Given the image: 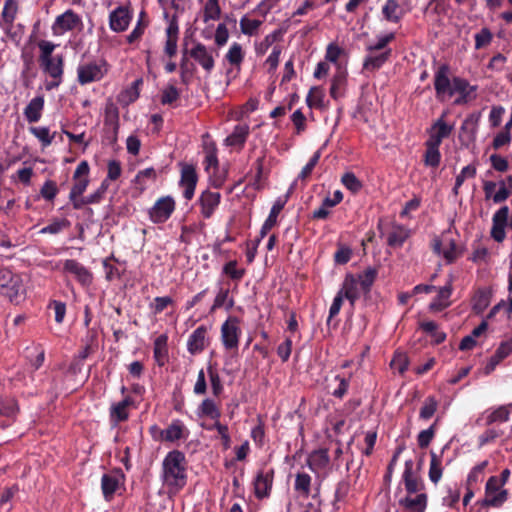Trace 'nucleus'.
I'll list each match as a JSON object with an SVG mask.
<instances>
[{
	"instance_id": "nucleus-1",
	"label": "nucleus",
	"mask_w": 512,
	"mask_h": 512,
	"mask_svg": "<svg viewBox=\"0 0 512 512\" xmlns=\"http://www.w3.org/2000/svg\"><path fill=\"white\" fill-rule=\"evenodd\" d=\"M186 458L183 452L172 450L162 462L161 479L168 494L179 493L187 483Z\"/></svg>"
},
{
	"instance_id": "nucleus-2",
	"label": "nucleus",
	"mask_w": 512,
	"mask_h": 512,
	"mask_svg": "<svg viewBox=\"0 0 512 512\" xmlns=\"http://www.w3.org/2000/svg\"><path fill=\"white\" fill-rule=\"evenodd\" d=\"M109 71V64L102 58L82 60L76 67V81L80 86H87L102 81Z\"/></svg>"
},
{
	"instance_id": "nucleus-3",
	"label": "nucleus",
	"mask_w": 512,
	"mask_h": 512,
	"mask_svg": "<svg viewBox=\"0 0 512 512\" xmlns=\"http://www.w3.org/2000/svg\"><path fill=\"white\" fill-rule=\"evenodd\" d=\"M0 294L19 303L25 294L22 277L7 268L0 269Z\"/></svg>"
},
{
	"instance_id": "nucleus-4",
	"label": "nucleus",
	"mask_w": 512,
	"mask_h": 512,
	"mask_svg": "<svg viewBox=\"0 0 512 512\" xmlns=\"http://www.w3.org/2000/svg\"><path fill=\"white\" fill-rule=\"evenodd\" d=\"M422 461L419 462V465H421ZM419 469L414 468V461L412 459L406 460L404 464V471L402 474V481L405 486L406 492L411 494L416 493H424L423 490L425 489V484L419 475Z\"/></svg>"
},
{
	"instance_id": "nucleus-5",
	"label": "nucleus",
	"mask_w": 512,
	"mask_h": 512,
	"mask_svg": "<svg viewBox=\"0 0 512 512\" xmlns=\"http://www.w3.org/2000/svg\"><path fill=\"white\" fill-rule=\"evenodd\" d=\"M239 322L237 317L230 316L221 326V341L226 350L238 349L239 339L242 333Z\"/></svg>"
},
{
	"instance_id": "nucleus-6",
	"label": "nucleus",
	"mask_w": 512,
	"mask_h": 512,
	"mask_svg": "<svg viewBox=\"0 0 512 512\" xmlns=\"http://www.w3.org/2000/svg\"><path fill=\"white\" fill-rule=\"evenodd\" d=\"M176 209V202L172 196H162L156 200L149 210L150 220L155 224L165 223Z\"/></svg>"
},
{
	"instance_id": "nucleus-7",
	"label": "nucleus",
	"mask_w": 512,
	"mask_h": 512,
	"mask_svg": "<svg viewBox=\"0 0 512 512\" xmlns=\"http://www.w3.org/2000/svg\"><path fill=\"white\" fill-rule=\"evenodd\" d=\"M180 180L179 186L183 189V197L190 201L195 194L196 186L198 183V173L194 164L179 163Z\"/></svg>"
},
{
	"instance_id": "nucleus-8",
	"label": "nucleus",
	"mask_w": 512,
	"mask_h": 512,
	"mask_svg": "<svg viewBox=\"0 0 512 512\" xmlns=\"http://www.w3.org/2000/svg\"><path fill=\"white\" fill-rule=\"evenodd\" d=\"M508 499V491L497 482V476H491L486 482L484 504L500 507Z\"/></svg>"
},
{
	"instance_id": "nucleus-9",
	"label": "nucleus",
	"mask_w": 512,
	"mask_h": 512,
	"mask_svg": "<svg viewBox=\"0 0 512 512\" xmlns=\"http://www.w3.org/2000/svg\"><path fill=\"white\" fill-rule=\"evenodd\" d=\"M274 469L273 468H262L257 472L254 479V494L257 499H264L270 496L273 480H274Z\"/></svg>"
},
{
	"instance_id": "nucleus-10",
	"label": "nucleus",
	"mask_w": 512,
	"mask_h": 512,
	"mask_svg": "<svg viewBox=\"0 0 512 512\" xmlns=\"http://www.w3.org/2000/svg\"><path fill=\"white\" fill-rule=\"evenodd\" d=\"M212 51L213 49L207 48L203 43L195 42L187 54L209 74L215 67Z\"/></svg>"
},
{
	"instance_id": "nucleus-11",
	"label": "nucleus",
	"mask_w": 512,
	"mask_h": 512,
	"mask_svg": "<svg viewBox=\"0 0 512 512\" xmlns=\"http://www.w3.org/2000/svg\"><path fill=\"white\" fill-rule=\"evenodd\" d=\"M479 117L471 114L462 122L459 131V142L462 147L470 148L476 141Z\"/></svg>"
},
{
	"instance_id": "nucleus-12",
	"label": "nucleus",
	"mask_w": 512,
	"mask_h": 512,
	"mask_svg": "<svg viewBox=\"0 0 512 512\" xmlns=\"http://www.w3.org/2000/svg\"><path fill=\"white\" fill-rule=\"evenodd\" d=\"M509 207L504 205L500 207L492 217L491 237L494 241L501 243L505 240V228L508 225Z\"/></svg>"
},
{
	"instance_id": "nucleus-13",
	"label": "nucleus",
	"mask_w": 512,
	"mask_h": 512,
	"mask_svg": "<svg viewBox=\"0 0 512 512\" xmlns=\"http://www.w3.org/2000/svg\"><path fill=\"white\" fill-rule=\"evenodd\" d=\"M450 67L448 64H441L434 74V89L437 99H442L452 90V80L449 78Z\"/></svg>"
},
{
	"instance_id": "nucleus-14",
	"label": "nucleus",
	"mask_w": 512,
	"mask_h": 512,
	"mask_svg": "<svg viewBox=\"0 0 512 512\" xmlns=\"http://www.w3.org/2000/svg\"><path fill=\"white\" fill-rule=\"evenodd\" d=\"M198 203L202 217L210 219L221 203V194L206 189L200 194Z\"/></svg>"
},
{
	"instance_id": "nucleus-15",
	"label": "nucleus",
	"mask_w": 512,
	"mask_h": 512,
	"mask_svg": "<svg viewBox=\"0 0 512 512\" xmlns=\"http://www.w3.org/2000/svg\"><path fill=\"white\" fill-rule=\"evenodd\" d=\"M81 24L80 17L71 9L56 17L52 31L54 35H62L67 31L75 29Z\"/></svg>"
},
{
	"instance_id": "nucleus-16",
	"label": "nucleus",
	"mask_w": 512,
	"mask_h": 512,
	"mask_svg": "<svg viewBox=\"0 0 512 512\" xmlns=\"http://www.w3.org/2000/svg\"><path fill=\"white\" fill-rule=\"evenodd\" d=\"M477 90V86L470 85L468 80L461 77H453L452 79V90L450 91V97L455 93L459 96L455 99V105H464L471 100V93Z\"/></svg>"
},
{
	"instance_id": "nucleus-17",
	"label": "nucleus",
	"mask_w": 512,
	"mask_h": 512,
	"mask_svg": "<svg viewBox=\"0 0 512 512\" xmlns=\"http://www.w3.org/2000/svg\"><path fill=\"white\" fill-rule=\"evenodd\" d=\"M444 114L439 117L431 126L429 130V138L426 140V143L439 146L441 145L443 139L448 138L454 127L453 125H449L444 120Z\"/></svg>"
},
{
	"instance_id": "nucleus-18",
	"label": "nucleus",
	"mask_w": 512,
	"mask_h": 512,
	"mask_svg": "<svg viewBox=\"0 0 512 512\" xmlns=\"http://www.w3.org/2000/svg\"><path fill=\"white\" fill-rule=\"evenodd\" d=\"M63 270L65 273L72 275L82 286H89L92 283L93 276L91 272L74 259L65 260Z\"/></svg>"
},
{
	"instance_id": "nucleus-19",
	"label": "nucleus",
	"mask_w": 512,
	"mask_h": 512,
	"mask_svg": "<svg viewBox=\"0 0 512 512\" xmlns=\"http://www.w3.org/2000/svg\"><path fill=\"white\" fill-rule=\"evenodd\" d=\"M338 292L349 301L351 308L354 309L355 303L362 293L356 276L351 273L347 274Z\"/></svg>"
},
{
	"instance_id": "nucleus-20",
	"label": "nucleus",
	"mask_w": 512,
	"mask_h": 512,
	"mask_svg": "<svg viewBox=\"0 0 512 512\" xmlns=\"http://www.w3.org/2000/svg\"><path fill=\"white\" fill-rule=\"evenodd\" d=\"M207 327L200 325L189 336L187 350L190 354L196 355L203 352L207 346Z\"/></svg>"
},
{
	"instance_id": "nucleus-21",
	"label": "nucleus",
	"mask_w": 512,
	"mask_h": 512,
	"mask_svg": "<svg viewBox=\"0 0 512 512\" xmlns=\"http://www.w3.org/2000/svg\"><path fill=\"white\" fill-rule=\"evenodd\" d=\"M391 56L392 49L373 53L368 52V55L365 56L363 61V69L375 72L382 68L384 64L390 60Z\"/></svg>"
},
{
	"instance_id": "nucleus-22",
	"label": "nucleus",
	"mask_w": 512,
	"mask_h": 512,
	"mask_svg": "<svg viewBox=\"0 0 512 512\" xmlns=\"http://www.w3.org/2000/svg\"><path fill=\"white\" fill-rule=\"evenodd\" d=\"M203 152L205 154L203 160L204 170L208 174H214L216 170H218L219 160H218V149L213 141H204L203 143Z\"/></svg>"
},
{
	"instance_id": "nucleus-23",
	"label": "nucleus",
	"mask_w": 512,
	"mask_h": 512,
	"mask_svg": "<svg viewBox=\"0 0 512 512\" xmlns=\"http://www.w3.org/2000/svg\"><path fill=\"white\" fill-rule=\"evenodd\" d=\"M428 497L426 493H417L415 497L406 496L399 500V505L404 508V512H425L427 508Z\"/></svg>"
},
{
	"instance_id": "nucleus-24",
	"label": "nucleus",
	"mask_w": 512,
	"mask_h": 512,
	"mask_svg": "<svg viewBox=\"0 0 512 512\" xmlns=\"http://www.w3.org/2000/svg\"><path fill=\"white\" fill-rule=\"evenodd\" d=\"M109 26L114 32H123L128 28L127 6H119L110 12Z\"/></svg>"
},
{
	"instance_id": "nucleus-25",
	"label": "nucleus",
	"mask_w": 512,
	"mask_h": 512,
	"mask_svg": "<svg viewBox=\"0 0 512 512\" xmlns=\"http://www.w3.org/2000/svg\"><path fill=\"white\" fill-rule=\"evenodd\" d=\"M185 425L179 419L173 420L169 426L160 431V439L165 442H175L185 438Z\"/></svg>"
},
{
	"instance_id": "nucleus-26",
	"label": "nucleus",
	"mask_w": 512,
	"mask_h": 512,
	"mask_svg": "<svg viewBox=\"0 0 512 512\" xmlns=\"http://www.w3.org/2000/svg\"><path fill=\"white\" fill-rule=\"evenodd\" d=\"M41 66L45 73L53 79H60L64 73V57L57 55L53 58H48L40 61Z\"/></svg>"
},
{
	"instance_id": "nucleus-27",
	"label": "nucleus",
	"mask_w": 512,
	"mask_h": 512,
	"mask_svg": "<svg viewBox=\"0 0 512 512\" xmlns=\"http://www.w3.org/2000/svg\"><path fill=\"white\" fill-rule=\"evenodd\" d=\"M120 482L124 483V474L113 472L104 474L101 481L102 491L106 499H109L117 491Z\"/></svg>"
},
{
	"instance_id": "nucleus-28",
	"label": "nucleus",
	"mask_w": 512,
	"mask_h": 512,
	"mask_svg": "<svg viewBox=\"0 0 512 512\" xmlns=\"http://www.w3.org/2000/svg\"><path fill=\"white\" fill-rule=\"evenodd\" d=\"M411 236V230L404 225H393L387 236V244L392 248H400Z\"/></svg>"
},
{
	"instance_id": "nucleus-29",
	"label": "nucleus",
	"mask_w": 512,
	"mask_h": 512,
	"mask_svg": "<svg viewBox=\"0 0 512 512\" xmlns=\"http://www.w3.org/2000/svg\"><path fill=\"white\" fill-rule=\"evenodd\" d=\"M330 457L328 455V449L321 448L312 451L307 458V466L313 472L322 470L328 466Z\"/></svg>"
},
{
	"instance_id": "nucleus-30",
	"label": "nucleus",
	"mask_w": 512,
	"mask_h": 512,
	"mask_svg": "<svg viewBox=\"0 0 512 512\" xmlns=\"http://www.w3.org/2000/svg\"><path fill=\"white\" fill-rule=\"evenodd\" d=\"M452 294V285L449 283L438 290L437 296L429 304L432 312H441L451 305L449 298Z\"/></svg>"
},
{
	"instance_id": "nucleus-31",
	"label": "nucleus",
	"mask_w": 512,
	"mask_h": 512,
	"mask_svg": "<svg viewBox=\"0 0 512 512\" xmlns=\"http://www.w3.org/2000/svg\"><path fill=\"white\" fill-rule=\"evenodd\" d=\"M286 202H287V198H285V199L278 198L274 202L267 219L265 220V222L263 223V225L261 227V238H264L268 234V232L276 225L277 217L280 214V212L283 210Z\"/></svg>"
},
{
	"instance_id": "nucleus-32",
	"label": "nucleus",
	"mask_w": 512,
	"mask_h": 512,
	"mask_svg": "<svg viewBox=\"0 0 512 512\" xmlns=\"http://www.w3.org/2000/svg\"><path fill=\"white\" fill-rule=\"evenodd\" d=\"M156 178L157 173L152 167L139 171L133 180L137 195L141 194L151 183L155 182Z\"/></svg>"
},
{
	"instance_id": "nucleus-33",
	"label": "nucleus",
	"mask_w": 512,
	"mask_h": 512,
	"mask_svg": "<svg viewBox=\"0 0 512 512\" xmlns=\"http://www.w3.org/2000/svg\"><path fill=\"white\" fill-rule=\"evenodd\" d=\"M382 15L388 22L399 23L404 17L405 12L400 7L398 0H386L382 7Z\"/></svg>"
},
{
	"instance_id": "nucleus-34",
	"label": "nucleus",
	"mask_w": 512,
	"mask_h": 512,
	"mask_svg": "<svg viewBox=\"0 0 512 512\" xmlns=\"http://www.w3.org/2000/svg\"><path fill=\"white\" fill-rule=\"evenodd\" d=\"M492 291L489 288H479L472 297V310L475 314H482L490 305Z\"/></svg>"
},
{
	"instance_id": "nucleus-35",
	"label": "nucleus",
	"mask_w": 512,
	"mask_h": 512,
	"mask_svg": "<svg viewBox=\"0 0 512 512\" xmlns=\"http://www.w3.org/2000/svg\"><path fill=\"white\" fill-rule=\"evenodd\" d=\"M167 342L168 336L166 334H161L154 340L153 354L159 366H164L168 360Z\"/></svg>"
},
{
	"instance_id": "nucleus-36",
	"label": "nucleus",
	"mask_w": 512,
	"mask_h": 512,
	"mask_svg": "<svg viewBox=\"0 0 512 512\" xmlns=\"http://www.w3.org/2000/svg\"><path fill=\"white\" fill-rule=\"evenodd\" d=\"M18 13V3L16 0H6L2 13H1V24L6 30H10L13 27V23Z\"/></svg>"
},
{
	"instance_id": "nucleus-37",
	"label": "nucleus",
	"mask_w": 512,
	"mask_h": 512,
	"mask_svg": "<svg viewBox=\"0 0 512 512\" xmlns=\"http://www.w3.org/2000/svg\"><path fill=\"white\" fill-rule=\"evenodd\" d=\"M377 275L378 269L376 267H368L356 276L359 281L361 291L365 296L369 295Z\"/></svg>"
},
{
	"instance_id": "nucleus-38",
	"label": "nucleus",
	"mask_w": 512,
	"mask_h": 512,
	"mask_svg": "<svg viewBox=\"0 0 512 512\" xmlns=\"http://www.w3.org/2000/svg\"><path fill=\"white\" fill-rule=\"evenodd\" d=\"M347 81V72L338 67L333 75L330 87V96L337 100L343 96V89Z\"/></svg>"
},
{
	"instance_id": "nucleus-39",
	"label": "nucleus",
	"mask_w": 512,
	"mask_h": 512,
	"mask_svg": "<svg viewBox=\"0 0 512 512\" xmlns=\"http://www.w3.org/2000/svg\"><path fill=\"white\" fill-rule=\"evenodd\" d=\"M249 135L248 125H236L233 132L225 139L227 146L243 147Z\"/></svg>"
},
{
	"instance_id": "nucleus-40",
	"label": "nucleus",
	"mask_w": 512,
	"mask_h": 512,
	"mask_svg": "<svg viewBox=\"0 0 512 512\" xmlns=\"http://www.w3.org/2000/svg\"><path fill=\"white\" fill-rule=\"evenodd\" d=\"M430 457L428 476L430 481L436 485L443 475L442 454L438 455L434 451H430Z\"/></svg>"
},
{
	"instance_id": "nucleus-41",
	"label": "nucleus",
	"mask_w": 512,
	"mask_h": 512,
	"mask_svg": "<svg viewBox=\"0 0 512 512\" xmlns=\"http://www.w3.org/2000/svg\"><path fill=\"white\" fill-rule=\"evenodd\" d=\"M44 107V99L43 97H35L33 98L24 110V115L28 122L34 123L39 121L41 118V112Z\"/></svg>"
},
{
	"instance_id": "nucleus-42",
	"label": "nucleus",
	"mask_w": 512,
	"mask_h": 512,
	"mask_svg": "<svg viewBox=\"0 0 512 512\" xmlns=\"http://www.w3.org/2000/svg\"><path fill=\"white\" fill-rule=\"evenodd\" d=\"M197 414L199 417H209L216 422L219 421L221 411L213 399L206 398L199 405Z\"/></svg>"
},
{
	"instance_id": "nucleus-43",
	"label": "nucleus",
	"mask_w": 512,
	"mask_h": 512,
	"mask_svg": "<svg viewBox=\"0 0 512 512\" xmlns=\"http://www.w3.org/2000/svg\"><path fill=\"white\" fill-rule=\"evenodd\" d=\"M441 161L439 146L425 142V153L423 156L424 165L431 168H437Z\"/></svg>"
},
{
	"instance_id": "nucleus-44",
	"label": "nucleus",
	"mask_w": 512,
	"mask_h": 512,
	"mask_svg": "<svg viewBox=\"0 0 512 512\" xmlns=\"http://www.w3.org/2000/svg\"><path fill=\"white\" fill-rule=\"evenodd\" d=\"M312 478L309 474L302 472L297 473L295 477L294 489L303 497H308L311 492Z\"/></svg>"
},
{
	"instance_id": "nucleus-45",
	"label": "nucleus",
	"mask_w": 512,
	"mask_h": 512,
	"mask_svg": "<svg viewBox=\"0 0 512 512\" xmlns=\"http://www.w3.org/2000/svg\"><path fill=\"white\" fill-rule=\"evenodd\" d=\"M234 306V300L233 298H229V289L220 288L218 291L213 305L210 309V312H214L217 309H220L222 307H225V309L228 311Z\"/></svg>"
},
{
	"instance_id": "nucleus-46",
	"label": "nucleus",
	"mask_w": 512,
	"mask_h": 512,
	"mask_svg": "<svg viewBox=\"0 0 512 512\" xmlns=\"http://www.w3.org/2000/svg\"><path fill=\"white\" fill-rule=\"evenodd\" d=\"M111 421L117 424L128 417V396H125L120 402L111 407Z\"/></svg>"
},
{
	"instance_id": "nucleus-47",
	"label": "nucleus",
	"mask_w": 512,
	"mask_h": 512,
	"mask_svg": "<svg viewBox=\"0 0 512 512\" xmlns=\"http://www.w3.org/2000/svg\"><path fill=\"white\" fill-rule=\"evenodd\" d=\"M180 78L184 85H188L191 82V78L196 71V67L193 63L189 62L187 57V50L184 51L183 57L180 61Z\"/></svg>"
},
{
	"instance_id": "nucleus-48",
	"label": "nucleus",
	"mask_w": 512,
	"mask_h": 512,
	"mask_svg": "<svg viewBox=\"0 0 512 512\" xmlns=\"http://www.w3.org/2000/svg\"><path fill=\"white\" fill-rule=\"evenodd\" d=\"M221 16L219 0H207L203 7V21L205 23L218 20Z\"/></svg>"
},
{
	"instance_id": "nucleus-49",
	"label": "nucleus",
	"mask_w": 512,
	"mask_h": 512,
	"mask_svg": "<svg viewBox=\"0 0 512 512\" xmlns=\"http://www.w3.org/2000/svg\"><path fill=\"white\" fill-rule=\"evenodd\" d=\"M511 407L512 405L510 404L507 406H500L493 410L490 414L487 415L486 424L491 425L495 422H507L511 414Z\"/></svg>"
},
{
	"instance_id": "nucleus-50",
	"label": "nucleus",
	"mask_w": 512,
	"mask_h": 512,
	"mask_svg": "<svg viewBox=\"0 0 512 512\" xmlns=\"http://www.w3.org/2000/svg\"><path fill=\"white\" fill-rule=\"evenodd\" d=\"M324 91L319 86L312 87L306 97V104L309 108H323Z\"/></svg>"
},
{
	"instance_id": "nucleus-51",
	"label": "nucleus",
	"mask_w": 512,
	"mask_h": 512,
	"mask_svg": "<svg viewBox=\"0 0 512 512\" xmlns=\"http://www.w3.org/2000/svg\"><path fill=\"white\" fill-rule=\"evenodd\" d=\"M488 460H484L474 466L467 477V486L474 487L483 480L484 470L488 466Z\"/></svg>"
},
{
	"instance_id": "nucleus-52",
	"label": "nucleus",
	"mask_w": 512,
	"mask_h": 512,
	"mask_svg": "<svg viewBox=\"0 0 512 512\" xmlns=\"http://www.w3.org/2000/svg\"><path fill=\"white\" fill-rule=\"evenodd\" d=\"M395 38L396 34L394 32L378 36L377 41L374 44L368 45L366 50L370 53L389 50L388 44L394 41Z\"/></svg>"
},
{
	"instance_id": "nucleus-53",
	"label": "nucleus",
	"mask_w": 512,
	"mask_h": 512,
	"mask_svg": "<svg viewBox=\"0 0 512 512\" xmlns=\"http://www.w3.org/2000/svg\"><path fill=\"white\" fill-rule=\"evenodd\" d=\"M225 58L231 65L239 66L244 60V52L242 46L239 43L234 42L230 46L227 54L225 55Z\"/></svg>"
},
{
	"instance_id": "nucleus-54",
	"label": "nucleus",
	"mask_w": 512,
	"mask_h": 512,
	"mask_svg": "<svg viewBox=\"0 0 512 512\" xmlns=\"http://www.w3.org/2000/svg\"><path fill=\"white\" fill-rule=\"evenodd\" d=\"M223 274L227 275L231 280L239 282L245 275L244 268H237V261L231 260L225 263L222 270Z\"/></svg>"
},
{
	"instance_id": "nucleus-55",
	"label": "nucleus",
	"mask_w": 512,
	"mask_h": 512,
	"mask_svg": "<svg viewBox=\"0 0 512 512\" xmlns=\"http://www.w3.org/2000/svg\"><path fill=\"white\" fill-rule=\"evenodd\" d=\"M438 408V401L434 396H428L420 409L419 417L423 420L430 419Z\"/></svg>"
},
{
	"instance_id": "nucleus-56",
	"label": "nucleus",
	"mask_w": 512,
	"mask_h": 512,
	"mask_svg": "<svg viewBox=\"0 0 512 512\" xmlns=\"http://www.w3.org/2000/svg\"><path fill=\"white\" fill-rule=\"evenodd\" d=\"M390 366L393 370L403 375L408 370L409 366V359L407 354L404 352H395L394 357L391 360Z\"/></svg>"
},
{
	"instance_id": "nucleus-57",
	"label": "nucleus",
	"mask_w": 512,
	"mask_h": 512,
	"mask_svg": "<svg viewBox=\"0 0 512 512\" xmlns=\"http://www.w3.org/2000/svg\"><path fill=\"white\" fill-rule=\"evenodd\" d=\"M342 184L352 193H358L362 187V182L356 177L353 172H346L341 178Z\"/></svg>"
},
{
	"instance_id": "nucleus-58",
	"label": "nucleus",
	"mask_w": 512,
	"mask_h": 512,
	"mask_svg": "<svg viewBox=\"0 0 512 512\" xmlns=\"http://www.w3.org/2000/svg\"><path fill=\"white\" fill-rule=\"evenodd\" d=\"M29 131L34 135L44 147L51 145L54 134H50V130L47 127H30Z\"/></svg>"
},
{
	"instance_id": "nucleus-59",
	"label": "nucleus",
	"mask_w": 512,
	"mask_h": 512,
	"mask_svg": "<svg viewBox=\"0 0 512 512\" xmlns=\"http://www.w3.org/2000/svg\"><path fill=\"white\" fill-rule=\"evenodd\" d=\"M474 39L475 49L479 50L491 44L493 34L489 28L483 27L478 33L475 34Z\"/></svg>"
},
{
	"instance_id": "nucleus-60",
	"label": "nucleus",
	"mask_w": 512,
	"mask_h": 512,
	"mask_svg": "<svg viewBox=\"0 0 512 512\" xmlns=\"http://www.w3.org/2000/svg\"><path fill=\"white\" fill-rule=\"evenodd\" d=\"M350 491V483L347 480H342L338 482L335 494H334V501H333V507L334 509L338 510L339 506L337 505L339 502H342L347 497L348 493Z\"/></svg>"
},
{
	"instance_id": "nucleus-61",
	"label": "nucleus",
	"mask_w": 512,
	"mask_h": 512,
	"mask_svg": "<svg viewBox=\"0 0 512 512\" xmlns=\"http://www.w3.org/2000/svg\"><path fill=\"white\" fill-rule=\"evenodd\" d=\"M207 429L208 430L216 429L221 438L223 449L227 450L230 448L231 438L229 435V429H228L227 425H224V424L220 423L219 421H216L212 426L207 427Z\"/></svg>"
},
{
	"instance_id": "nucleus-62",
	"label": "nucleus",
	"mask_w": 512,
	"mask_h": 512,
	"mask_svg": "<svg viewBox=\"0 0 512 512\" xmlns=\"http://www.w3.org/2000/svg\"><path fill=\"white\" fill-rule=\"evenodd\" d=\"M262 22L258 19H249L246 16L240 20L241 32L245 35H253L256 33Z\"/></svg>"
},
{
	"instance_id": "nucleus-63",
	"label": "nucleus",
	"mask_w": 512,
	"mask_h": 512,
	"mask_svg": "<svg viewBox=\"0 0 512 512\" xmlns=\"http://www.w3.org/2000/svg\"><path fill=\"white\" fill-rule=\"evenodd\" d=\"M180 97V91L174 85H168L161 94V103L171 105Z\"/></svg>"
},
{
	"instance_id": "nucleus-64",
	"label": "nucleus",
	"mask_w": 512,
	"mask_h": 512,
	"mask_svg": "<svg viewBox=\"0 0 512 512\" xmlns=\"http://www.w3.org/2000/svg\"><path fill=\"white\" fill-rule=\"evenodd\" d=\"M436 422L428 429L422 430L417 437L418 446L422 449L427 448L435 436Z\"/></svg>"
}]
</instances>
